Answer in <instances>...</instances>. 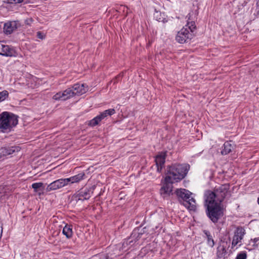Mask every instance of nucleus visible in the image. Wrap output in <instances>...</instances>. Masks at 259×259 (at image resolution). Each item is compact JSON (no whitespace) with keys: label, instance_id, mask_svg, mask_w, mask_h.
Segmentation results:
<instances>
[{"label":"nucleus","instance_id":"1","mask_svg":"<svg viewBox=\"0 0 259 259\" xmlns=\"http://www.w3.org/2000/svg\"><path fill=\"white\" fill-rule=\"evenodd\" d=\"M205 206L207 217L214 224L224 217L225 208L221 203L205 198Z\"/></svg>","mask_w":259,"mask_h":259},{"label":"nucleus","instance_id":"2","mask_svg":"<svg viewBox=\"0 0 259 259\" xmlns=\"http://www.w3.org/2000/svg\"><path fill=\"white\" fill-rule=\"evenodd\" d=\"M230 189L229 183L222 184L218 187L215 186L213 191H206L204 197L222 203L225 199H228L231 197V192Z\"/></svg>","mask_w":259,"mask_h":259},{"label":"nucleus","instance_id":"3","mask_svg":"<svg viewBox=\"0 0 259 259\" xmlns=\"http://www.w3.org/2000/svg\"><path fill=\"white\" fill-rule=\"evenodd\" d=\"M190 169L188 164L174 163L167 165L165 175L171 177V179L176 182L183 179Z\"/></svg>","mask_w":259,"mask_h":259},{"label":"nucleus","instance_id":"4","mask_svg":"<svg viewBox=\"0 0 259 259\" xmlns=\"http://www.w3.org/2000/svg\"><path fill=\"white\" fill-rule=\"evenodd\" d=\"M221 238L217 248L216 259H227L232 253L231 250H228L231 243V238L226 235Z\"/></svg>","mask_w":259,"mask_h":259},{"label":"nucleus","instance_id":"5","mask_svg":"<svg viewBox=\"0 0 259 259\" xmlns=\"http://www.w3.org/2000/svg\"><path fill=\"white\" fill-rule=\"evenodd\" d=\"M18 116L11 112L5 111L0 114V128L4 130H11L18 122Z\"/></svg>","mask_w":259,"mask_h":259},{"label":"nucleus","instance_id":"6","mask_svg":"<svg viewBox=\"0 0 259 259\" xmlns=\"http://www.w3.org/2000/svg\"><path fill=\"white\" fill-rule=\"evenodd\" d=\"M179 203L185 206L191 210H195L196 209V205L192 204L188 199L190 198L192 193L189 190L185 189H177L175 191Z\"/></svg>","mask_w":259,"mask_h":259},{"label":"nucleus","instance_id":"7","mask_svg":"<svg viewBox=\"0 0 259 259\" xmlns=\"http://www.w3.org/2000/svg\"><path fill=\"white\" fill-rule=\"evenodd\" d=\"M96 188V185H94L90 186H86L81 188L72 195L71 201L78 202L79 200L83 201L89 199L92 197Z\"/></svg>","mask_w":259,"mask_h":259},{"label":"nucleus","instance_id":"8","mask_svg":"<svg viewBox=\"0 0 259 259\" xmlns=\"http://www.w3.org/2000/svg\"><path fill=\"white\" fill-rule=\"evenodd\" d=\"M194 36V33H190L187 28L184 27L178 32L176 40L180 44H184L192 39Z\"/></svg>","mask_w":259,"mask_h":259},{"label":"nucleus","instance_id":"9","mask_svg":"<svg viewBox=\"0 0 259 259\" xmlns=\"http://www.w3.org/2000/svg\"><path fill=\"white\" fill-rule=\"evenodd\" d=\"M167 156V151H162L159 152L157 155L154 157V161L156 166V171L161 174L163 168L165 166V159Z\"/></svg>","mask_w":259,"mask_h":259},{"label":"nucleus","instance_id":"10","mask_svg":"<svg viewBox=\"0 0 259 259\" xmlns=\"http://www.w3.org/2000/svg\"><path fill=\"white\" fill-rule=\"evenodd\" d=\"M74 96V94L71 90L70 88H68L63 92H59L53 96V99L56 101H66Z\"/></svg>","mask_w":259,"mask_h":259},{"label":"nucleus","instance_id":"11","mask_svg":"<svg viewBox=\"0 0 259 259\" xmlns=\"http://www.w3.org/2000/svg\"><path fill=\"white\" fill-rule=\"evenodd\" d=\"M67 179L57 180L48 185L46 190L47 192L56 190L68 185Z\"/></svg>","mask_w":259,"mask_h":259},{"label":"nucleus","instance_id":"12","mask_svg":"<svg viewBox=\"0 0 259 259\" xmlns=\"http://www.w3.org/2000/svg\"><path fill=\"white\" fill-rule=\"evenodd\" d=\"M174 182L172 181L171 177L166 175L164 178L163 185L160 189L161 194H166L169 196L172 192V188L170 187V184H172Z\"/></svg>","mask_w":259,"mask_h":259},{"label":"nucleus","instance_id":"13","mask_svg":"<svg viewBox=\"0 0 259 259\" xmlns=\"http://www.w3.org/2000/svg\"><path fill=\"white\" fill-rule=\"evenodd\" d=\"M0 55L7 57H16V50L7 45L0 44Z\"/></svg>","mask_w":259,"mask_h":259},{"label":"nucleus","instance_id":"14","mask_svg":"<svg viewBox=\"0 0 259 259\" xmlns=\"http://www.w3.org/2000/svg\"><path fill=\"white\" fill-rule=\"evenodd\" d=\"M18 28L17 21H9L4 24V32L7 34H11Z\"/></svg>","mask_w":259,"mask_h":259},{"label":"nucleus","instance_id":"15","mask_svg":"<svg viewBox=\"0 0 259 259\" xmlns=\"http://www.w3.org/2000/svg\"><path fill=\"white\" fill-rule=\"evenodd\" d=\"M203 237L206 239V244L208 246L212 248L215 244L213 239L214 237V233H211L208 230H203Z\"/></svg>","mask_w":259,"mask_h":259},{"label":"nucleus","instance_id":"16","mask_svg":"<svg viewBox=\"0 0 259 259\" xmlns=\"http://www.w3.org/2000/svg\"><path fill=\"white\" fill-rule=\"evenodd\" d=\"M20 147L16 146L2 148L0 150L1 156H5L13 154L15 152H19L20 151Z\"/></svg>","mask_w":259,"mask_h":259},{"label":"nucleus","instance_id":"17","mask_svg":"<svg viewBox=\"0 0 259 259\" xmlns=\"http://www.w3.org/2000/svg\"><path fill=\"white\" fill-rule=\"evenodd\" d=\"M70 88L74 94V96L82 95L87 92L83 83H76Z\"/></svg>","mask_w":259,"mask_h":259},{"label":"nucleus","instance_id":"18","mask_svg":"<svg viewBox=\"0 0 259 259\" xmlns=\"http://www.w3.org/2000/svg\"><path fill=\"white\" fill-rule=\"evenodd\" d=\"M85 175L84 172H80L76 175L66 178L68 184L78 183L81 180L84 179Z\"/></svg>","mask_w":259,"mask_h":259},{"label":"nucleus","instance_id":"19","mask_svg":"<svg viewBox=\"0 0 259 259\" xmlns=\"http://www.w3.org/2000/svg\"><path fill=\"white\" fill-rule=\"evenodd\" d=\"M146 227L142 229L137 228L134 229L131 235V238H134L135 240L138 241L142 237V235L146 232Z\"/></svg>","mask_w":259,"mask_h":259},{"label":"nucleus","instance_id":"20","mask_svg":"<svg viewBox=\"0 0 259 259\" xmlns=\"http://www.w3.org/2000/svg\"><path fill=\"white\" fill-rule=\"evenodd\" d=\"M32 188L33 189L34 191L37 193L39 195L44 194L45 189L44 184L41 182L35 183L32 184Z\"/></svg>","mask_w":259,"mask_h":259},{"label":"nucleus","instance_id":"21","mask_svg":"<svg viewBox=\"0 0 259 259\" xmlns=\"http://www.w3.org/2000/svg\"><path fill=\"white\" fill-rule=\"evenodd\" d=\"M234 145L231 143V141H226L224 143L222 147L221 153L222 155H227L232 152L234 149Z\"/></svg>","mask_w":259,"mask_h":259},{"label":"nucleus","instance_id":"22","mask_svg":"<svg viewBox=\"0 0 259 259\" xmlns=\"http://www.w3.org/2000/svg\"><path fill=\"white\" fill-rule=\"evenodd\" d=\"M191 14L189 13L187 16V18H188V20L187 24L186 25V27L189 30H190V33H193L194 31L196 29V26L195 21L192 20V19H191Z\"/></svg>","mask_w":259,"mask_h":259},{"label":"nucleus","instance_id":"23","mask_svg":"<svg viewBox=\"0 0 259 259\" xmlns=\"http://www.w3.org/2000/svg\"><path fill=\"white\" fill-rule=\"evenodd\" d=\"M62 233L67 238H71L73 235L72 226L71 225L66 224L63 229Z\"/></svg>","mask_w":259,"mask_h":259},{"label":"nucleus","instance_id":"24","mask_svg":"<svg viewBox=\"0 0 259 259\" xmlns=\"http://www.w3.org/2000/svg\"><path fill=\"white\" fill-rule=\"evenodd\" d=\"M103 119V118L102 115L100 114L89 121V125L91 126H95L97 125Z\"/></svg>","mask_w":259,"mask_h":259},{"label":"nucleus","instance_id":"25","mask_svg":"<svg viewBox=\"0 0 259 259\" xmlns=\"http://www.w3.org/2000/svg\"><path fill=\"white\" fill-rule=\"evenodd\" d=\"M137 241L135 240L134 238H131V236L126 239L123 242L122 246L123 247H127L128 245L130 247L134 246Z\"/></svg>","mask_w":259,"mask_h":259},{"label":"nucleus","instance_id":"26","mask_svg":"<svg viewBox=\"0 0 259 259\" xmlns=\"http://www.w3.org/2000/svg\"><path fill=\"white\" fill-rule=\"evenodd\" d=\"M245 234V231L242 227H238L235 231L234 235H237L239 238H241L242 240L244 235Z\"/></svg>","mask_w":259,"mask_h":259},{"label":"nucleus","instance_id":"27","mask_svg":"<svg viewBox=\"0 0 259 259\" xmlns=\"http://www.w3.org/2000/svg\"><path fill=\"white\" fill-rule=\"evenodd\" d=\"M115 113V110L114 109H109L104 111L101 112L100 114L102 115V116L103 118H105L107 116H111L113 115Z\"/></svg>","mask_w":259,"mask_h":259},{"label":"nucleus","instance_id":"28","mask_svg":"<svg viewBox=\"0 0 259 259\" xmlns=\"http://www.w3.org/2000/svg\"><path fill=\"white\" fill-rule=\"evenodd\" d=\"M237 235H234L233 240L232 242L231 248L233 249L242 239L241 238H239Z\"/></svg>","mask_w":259,"mask_h":259},{"label":"nucleus","instance_id":"29","mask_svg":"<svg viewBox=\"0 0 259 259\" xmlns=\"http://www.w3.org/2000/svg\"><path fill=\"white\" fill-rule=\"evenodd\" d=\"M9 96V93L7 91L4 90L0 92V102L4 101Z\"/></svg>","mask_w":259,"mask_h":259},{"label":"nucleus","instance_id":"30","mask_svg":"<svg viewBox=\"0 0 259 259\" xmlns=\"http://www.w3.org/2000/svg\"><path fill=\"white\" fill-rule=\"evenodd\" d=\"M123 72L120 73L118 75L113 78L112 80H111V82H113L114 84L117 83L121 79V78L123 77Z\"/></svg>","mask_w":259,"mask_h":259},{"label":"nucleus","instance_id":"31","mask_svg":"<svg viewBox=\"0 0 259 259\" xmlns=\"http://www.w3.org/2000/svg\"><path fill=\"white\" fill-rule=\"evenodd\" d=\"M247 256L246 252L245 251H242L237 254L235 259H246Z\"/></svg>","mask_w":259,"mask_h":259},{"label":"nucleus","instance_id":"32","mask_svg":"<svg viewBox=\"0 0 259 259\" xmlns=\"http://www.w3.org/2000/svg\"><path fill=\"white\" fill-rule=\"evenodd\" d=\"M24 0H5L4 2L7 4H17L22 3Z\"/></svg>","mask_w":259,"mask_h":259},{"label":"nucleus","instance_id":"33","mask_svg":"<svg viewBox=\"0 0 259 259\" xmlns=\"http://www.w3.org/2000/svg\"><path fill=\"white\" fill-rule=\"evenodd\" d=\"M259 241V237L255 238L254 239H251L250 241H252L253 242V244L252 245V246L253 248H257L258 246V244L257 243Z\"/></svg>","mask_w":259,"mask_h":259},{"label":"nucleus","instance_id":"34","mask_svg":"<svg viewBox=\"0 0 259 259\" xmlns=\"http://www.w3.org/2000/svg\"><path fill=\"white\" fill-rule=\"evenodd\" d=\"M36 37L40 39H44L46 37V35L41 31H37L36 33Z\"/></svg>","mask_w":259,"mask_h":259},{"label":"nucleus","instance_id":"35","mask_svg":"<svg viewBox=\"0 0 259 259\" xmlns=\"http://www.w3.org/2000/svg\"><path fill=\"white\" fill-rule=\"evenodd\" d=\"M254 14L256 16H259V0L257 1L256 3V9Z\"/></svg>","mask_w":259,"mask_h":259},{"label":"nucleus","instance_id":"36","mask_svg":"<svg viewBox=\"0 0 259 259\" xmlns=\"http://www.w3.org/2000/svg\"><path fill=\"white\" fill-rule=\"evenodd\" d=\"M100 256V259H112V258L109 257L107 254H102Z\"/></svg>","mask_w":259,"mask_h":259},{"label":"nucleus","instance_id":"37","mask_svg":"<svg viewBox=\"0 0 259 259\" xmlns=\"http://www.w3.org/2000/svg\"><path fill=\"white\" fill-rule=\"evenodd\" d=\"M188 201H190V202H191L192 204H196V201L195 199L193 197H191L188 199Z\"/></svg>","mask_w":259,"mask_h":259},{"label":"nucleus","instance_id":"38","mask_svg":"<svg viewBox=\"0 0 259 259\" xmlns=\"http://www.w3.org/2000/svg\"><path fill=\"white\" fill-rule=\"evenodd\" d=\"M162 21L163 23H165V22H167V20H166V19L164 18V19H162Z\"/></svg>","mask_w":259,"mask_h":259},{"label":"nucleus","instance_id":"39","mask_svg":"<svg viewBox=\"0 0 259 259\" xmlns=\"http://www.w3.org/2000/svg\"><path fill=\"white\" fill-rule=\"evenodd\" d=\"M246 248L247 249H248L249 251H250V250H252V249H249V248Z\"/></svg>","mask_w":259,"mask_h":259},{"label":"nucleus","instance_id":"40","mask_svg":"<svg viewBox=\"0 0 259 259\" xmlns=\"http://www.w3.org/2000/svg\"><path fill=\"white\" fill-rule=\"evenodd\" d=\"M257 203L259 204V198H258V199H257Z\"/></svg>","mask_w":259,"mask_h":259}]
</instances>
